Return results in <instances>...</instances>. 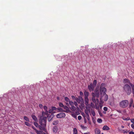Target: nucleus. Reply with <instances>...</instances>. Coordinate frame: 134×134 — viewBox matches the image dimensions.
Instances as JSON below:
<instances>
[{
    "mask_svg": "<svg viewBox=\"0 0 134 134\" xmlns=\"http://www.w3.org/2000/svg\"><path fill=\"white\" fill-rule=\"evenodd\" d=\"M97 121L99 123H101L102 122V120L101 119L98 118L97 119Z\"/></svg>",
    "mask_w": 134,
    "mask_h": 134,
    "instance_id": "obj_30",
    "label": "nucleus"
},
{
    "mask_svg": "<svg viewBox=\"0 0 134 134\" xmlns=\"http://www.w3.org/2000/svg\"><path fill=\"white\" fill-rule=\"evenodd\" d=\"M81 127L82 129H85L86 128V127H85L83 125H81Z\"/></svg>",
    "mask_w": 134,
    "mask_h": 134,
    "instance_id": "obj_49",
    "label": "nucleus"
},
{
    "mask_svg": "<svg viewBox=\"0 0 134 134\" xmlns=\"http://www.w3.org/2000/svg\"><path fill=\"white\" fill-rule=\"evenodd\" d=\"M58 110H59L61 111H63L64 110H63V109L61 108H58Z\"/></svg>",
    "mask_w": 134,
    "mask_h": 134,
    "instance_id": "obj_36",
    "label": "nucleus"
},
{
    "mask_svg": "<svg viewBox=\"0 0 134 134\" xmlns=\"http://www.w3.org/2000/svg\"><path fill=\"white\" fill-rule=\"evenodd\" d=\"M101 134H104L103 133H102Z\"/></svg>",
    "mask_w": 134,
    "mask_h": 134,
    "instance_id": "obj_64",
    "label": "nucleus"
},
{
    "mask_svg": "<svg viewBox=\"0 0 134 134\" xmlns=\"http://www.w3.org/2000/svg\"><path fill=\"white\" fill-rule=\"evenodd\" d=\"M48 112L47 110L46 111L45 113L44 112H42V114L39 116L40 120L39 122L40 125L38 126L39 127L41 130L43 131L46 130L45 127L46 126V120L47 118L46 116L44 117L46 114V115L48 114Z\"/></svg>",
    "mask_w": 134,
    "mask_h": 134,
    "instance_id": "obj_1",
    "label": "nucleus"
},
{
    "mask_svg": "<svg viewBox=\"0 0 134 134\" xmlns=\"http://www.w3.org/2000/svg\"><path fill=\"white\" fill-rule=\"evenodd\" d=\"M72 116L74 117V118L76 119V118H77V116L76 115H75V114H72Z\"/></svg>",
    "mask_w": 134,
    "mask_h": 134,
    "instance_id": "obj_46",
    "label": "nucleus"
},
{
    "mask_svg": "<svg viewBox=\"0 0 134 134\" xmlns=\"http://www.w3.org/2000/svg\"><path fill=\"white\" fill-rule=\"evenodd\" d=\"M106 84L104 83H102L99 88V93L100 95H104L106 94L107 89L105 88Z\"/></svg>",
    "mask_w": 134,
    "mask_h": 134,
    "instance_id": "obj_3",
    "label": "nucleus"
},
{
    "mask_svg": "<svg viewBox=\"0 0 134 134\" xmlns=\"http://www.w3.org/2000/svg\"><path fill=\"white\" fill-rule=\"evenodd\" d=\"M57 99L58 100H59V97H57Z\"/></svg>",
    "mask_w": 134,
    "mask_h": 134,
    "instance_id": "obj_58",
    "label": "nucleus"
},
{
    "mask_svg": "<svg viewBox=\"0 0 134 134\" xmlns=\"http://www.w3.org/2000/svg\"><path fill=\"white\" fill-rule=\"evenodd\" d=\"M44 110H45V111H46L47 110V106H44Z\"/></svg>",
    "mask_w": 134,
    "mask_h": 134,
    "instance_id": "obj_41",
    "label": "nucleus"
},
{
    "mask_svg": "<svg viewBox=\"0 0 134 134\" xmlns=\"http://www.w3.org/2000/svg\"><path fill=\"white\" fill-rule=\"evenodd\" d=\"M59 106L61 107H63L64 106L63 104L61 102L59 103Z\"/></svg>",
    "mask_w": 134,
    "mask_h": 134,
    "instance_id": "obj_33",
    "label": "nucleus"
},
{
    "mask_svg": "<svg viewBox=\"0 0 134 134\" xmlns=\"http://www.w3.org/2000/svg\"><path fill=\"white\" fill-rule=\"evenodd\" d=\"M59 121L57 120H55L53 121V125H56L58 124Z\"/></svg>",
    "mask_w": 134,
    "mask_h": 134,
    "instance_id": "obj_24",
    "label": "nucleus"
},
{
    "mask_svg": "<svg viewBox=\"0 0 134 134\" xmlns=\"http://www.w3.org/2000/svg\"><path fill=\"white\" fill-rule=\"evenodd\" d=\"M34 124L35 125L36 127H37L38 126V124L37 122H34Z\"/></svg>",
    "mask_w": 134,
    "mask_h": 134,
    "instance_id": "obj_37",
    "label": "nucleus"
},
{
    "mask_svg": "<svg viewBox=\"0 0 134 134\" xmlns=\"http://www.w3.org/2000/svg\"><path fill=\"white\" fill-rule=\"evenodd\" d=\"M63 108H64V109L66 110L65 111L64 110V111H63L64 112L68 113L69 111V108L67 106H64L63 107Z\"/></svg>",
    "mask_w": 134,
    "mask_h": 134,
    "instance_id": "obj_15",
    "label": "nucleus"
},
{
    "mask_svg": "<svg viewBox=\"0 0 134 134\" xmlns=\"http://www.w3.org/2000/svg\"><path fill=\"white\" fill-rule=\"evenodd\" d=\"M73 134H77V131L76 128H74L73 130Z\"/></svg>",
    "mask_w": 134,
    "mask_h": 134,
    "instance_id": "obj_21",
    "label": "nucleus"
},
{
    "mask_svg": "<svg viewBox=\"0 0 134 134\" xmlns=\"http://www.w3.org/2000/svg\"><path fill=\"white\" fill-rule=\"evenodd\" d=\"M121 127L122 128H124V126H123V125H122L121 126Z\"/></svg>",
    "mask_w": 134,
    "mask_h": 134,
    "instance_id": "obj_60",
    "label": "nucleus"
},
{
    "mask_svg": "<svg viewBox=\"0 0 134 134\" xmlns=\"http://www.w3.org/2000/svg\"><path fill=\"white\" fill-rule=\"evenodd\" d=\"M39 106L41 108H42L43 107L42 105L41 104H39Z\"/></svg>",
    "mask_w": 134,
    "mask_h": 134,
    "instance_id": "obj_48",
    "label": "nucleus"
},
{
    "mask_svg": "<svg viewBox=\"0 0 134 134\" xmlns=\"http://www.w3.org/2000/svg\"><path fill=\"white\" fill-rule=\"evenodd\" d=\"M84 134H90V133L89 132H87L86 133H84Z\"/></svg>",
    "mask_w": 134,
    "mask_h": 134,
    "instance_id": "obj_56",
    "label": "nucleus"
},
{
    "mask_svg": "<svg viewBox=\"0 0 134 134\" xmlns=\"http://www.w3.org/2000/svg\"><path fill=\"white\" fill-rule=\"evenodd\" d=\"M71 110L72 111H75L76 110V108L73 105L71 106Z\"/></svg>",
    "mask_w": 134,
    "mask_h": 134,
    "instance_id": "obj_22",
    "label": "nucleus"
},
{
    "mask_svg": "<svg viewBox=\"0 0 134 134\" xmlns=\"http://www.w3.org/2000/svg\"><path fill=\"white\" fill-rule=\"evenodd\" d=\"M52 112V110H49V113H51Z\"/></svg>",
    "mask_w": 134,
    "mask_h": 134,
    "instance_id": "obj_57",
    "label": "nucleus"
},
{
    "mask_svg": "<svg viewBox=\"0 0 134 134\" xmlns=\"http://www.w3.org/2000/svg\"><path fill=\"white\" fill-rule=\"evenodd\" d=\"M72 98L73 99H75L76 100V98H75V96H71Z\"/></svg>",
    "mask_w": 134,
    "mask_h": 134,
    "instance_id": "obj_47",
    "label": "nucleus"
},
{
    "mask_svg": "<svg viewBox=\"0 0 134 134\" xmlns=\"http://www.w3.org/2000/svg\"><path fill=\"white\" fill-rule=\"evenodd\" d=\"M82 115L83 116V117L84 118H85V114H84V113H82Z\"/></svg>",
    "mask_w": 134,
    "mask_h": 134,
    "instance_id": "obj_50",
    "label": "nucleus"
},
{
    "mask_svg": "<svg viewBox=\"0 0 134 134\" xmlns=\"http://www.w3.org/2000/svg\"><path fill=\"white\" fill-rule=\"evenodd\" d=\"M93 96L92 98V100L93 102H96V99L95 98V97L97 98H99V96L100 93L98 89V88H96L94 91V93L92 92V93Z\"/></svg>",
    "mask_w": 134,
    "mask_h": 134,
    "instance_id": "obj_2",
    "label": "nucleus"
},
{
    "mask_svg": "<svg viewBox=\"0 0 134 134\" xmlns=\"http://www.w3.org/2000/svg\"><path fill=\"white\" fill-rule=\"evenodd\" d=\"M52 109L53 110H55V109H56V108L55 107H52Z\"/></svg>",
    "mask_w": 134,
    "mask_h": 134,
    "instance_id": "obj_51",
    "label": "nucleus"
},
{
    "mask_svg": "<svg viewBox=\"0 0 134 134\" xmlns=\"http://www.w3.org/2000/svg\"><path fill=\"white\" fill-rule=\"evenodd\" d=\"M31 116L32 118L34 121H37V119L35 115H32Z\"/></svg>",
    "mask_w": 134,
    "mask_h": 134,
    "instance_id": "obj_20",
    "label": "nucleus"
},
{
    "mask_svg": "<svg viewBox=\"0 0 134 134\" xmlns=\"http://www.w3.org/2000/svg\"><path fill=\"white\" fill-rule=\"evenodd\" d=\"M91 113L92 115L93 116H95V113L93 110H91Z\"/></svg>",
    "mask_w": 134,
    "mask_h": 134,
    "instance_id": "obj_26",
    "label": "nucleus"
},
{
    "mask_svg": "<svg viewBox=\"0 0 134 134\" xmlns=\"http://www.w3.org/2000/svg\"><path fill=\"white\" fill-rule=\"evenodd\" d=\"M124 91L128 95H129L131 93V87L128 84H125L123 87Z\"/></svg>",
    "mask_w": 134,
    "mask_h": 134,
    "instance_id": "obj_4",
    "label": "nucleus"
},
{
    "mask_svg": "<svg viewBox=\"0 0 134 134\" xmlns=\"http://www.w3.org/2000/svg\"><path fill=\"white\" fill-rule=\"evenodd\" d=\"M95 87L93 86V83H91L90 85L88 86V88L90 92L92 91H93L94 88Z\"/></svg>",
    "mask_w": 134,
    "mask_h": 134,
    "instance_id": "obj_8",
    "label": "nucleus"
},
{
    "mask_svg": "<svg viewBox=\"0 0 134 134\" xmlns=\"http://www.w3.org/2000/svg\"><path fill=\"white\" fill-rule=\"evenodd\" d=\"M25 124L27 126H30V123L27 122H25Z\"/></svg>",
    "mask_w": 134,
    "mask_h": 134,
    "instance_id": "obj_35",
    "label": "nucleus"
},
{
    "mask_svg": "<svg viewBox=\"0 0 134 134\" xmlns=\"http://www.w3.org/2000/svg\"><path fill=\"white\" fill-rule=\"evenodd\" d=\"M129 103V102L128 100H124L120 102L119 105L120 107L122 108H125L128 106Z\"/></svg>",
    "mask_w": 134,
    "mask_h": 134,
    "instance_id": "obj_5",
    "label": "nucleus"
},
{
    "mask_svg": "<svg viewBox=\"0 0 134 134\" xmlns=\"http://www.w3.org/2000/svg\"><path fill=\"white\" fill-rule=\"evenodd\" d=\"M84 122H85V123H86V122H87V121H86V118H84Z\"/></svg>",
    "mask_w": 134,
    "mask_h": 134,
    "instance_id": "obj_54",
    "label": "nucleus"
},
{
    "mask_svg": "<svg viewBox=\"0 0 134 134\" xmlns=\"http://www.w3.org/2000/svg\"><path fill=\"white\" fill-rule=\"evenodd\" d=\"M66 116L65 114L63 113H61L58 114L56 116L58 118H64Z\"/></svg>",
    "mask_w": 134,
    "mask_h": 134,
    "instance_id": "obj_7",
    "label": "nucleus"
},
{
    "mask_svg": "<svg viewBox=\"0 0 134 134\" xmlns=\"http://www.w3.org/2000/svg\"><path fill=\"white\" fill-rule=\"evenodd\" d=\"M89 92H88L85 91L84 92L85 97H88L89 95Z\"/></svg>",
    "mask_w": 134,
    "mask_h": 134,
    "instance_id": "obj_23",
    "label": "nucleus"
},
{
    "mask_svg": "<svg viewBox=\"0 0 134 134\" xmlns=\"http://www.w3.org/2000/svg\"><path fill=\"white\" fill-rule=\"evenodd\" d=\"M85 104L86 105V106H89V105L88 104V101L89 100L88 98V97H85Z\"/></svg>",
    "mask_w": 134,
    "mask_h": 134,
    "instance_id": "obj_14",
    "label": "nucleus"
},
{
    "mask_svg": "<svg viewBox=\"0 0 134 134\" xmlns=\"http://www.w3.org/2000/svg\"><path fill=\"white\" fill-rule=\"evenodd\" d=\"M94 131L95 134H100V131L98 128L95 129Z\"/></svg>",
    "mask_w": 134,
    "mask_h": 134,
    "instance_id": "obj_17",
    "label": "nucleus"
},
{
    "mask_svg": "<svg viewBox=\"0 0 134 134\" xmlns=\"http://www.w3.org/2000/svg\"><path fill=\"white\" fill-rule=\"evenodd\" d=\"M58 130V127L57 126H54L53 129V131L54 133H56Z\"/></svg>",
    "mask_w": 134,
    "mask_h": 134,
    "instance_id": "obj_13",
    "label": "nucleus"
},
{
    "mask_svg": "<svg viewBox=\"0 0 134 134\" xmlns=\"http://www.w3.org/2000/svg\"><path fill=\"white\" fill-rule=\"evenodd\" d=\"M131 86L132 88V92L133 94V96L134 97V85L132 84Z\"/></svg>",
    "mask_w": 134,
    "mask_h": 134,
    "instance_id": "obj_19",
    "label": "nucleus"
},
{
    "mask_svg": "<svg viewBox=\"0 0 134 134\" xmlns=\"http://www.w3.org/2000/svg\"><path fill=\"white\" fill-rule=\"evenodd\" d=\"M65 100L66 102H69L70 101L69 99L67 97H66L65 98Z\"/></svg>",
    "mask_w": 134,
    "mask_h": 134,
    "instance_id": "obj_28",
    "label": "nucleus"
},
{
    "mask_svg": "<svg viewBox=\"0 0 134 134\" xmlns=\"http://www.w3.org/2000/svg\"><path fill=\"white\" fill-rule=\"evenodd\" d=\"M130 120L132 123H134V119H130Z\"/></svg>",
    "mask_w": 134,
    "mask_h": 134,
    "instance_id": "obj_45",
    "label": "nucleus"
},
{
    "mask_svg": "<svg viewBox=\"0 0 134 134\" xmlns=\"http://www.w3.org/2000/svg\"><path fill=\"white\" fill-rule=\"evenodd\" d=\"M133 99L131 98L130 100V103L129 104V107L131 108L132 106L133 102Z\"/></svg>",
    "mask_w": 134,
    "mask_h": 134,
    "instance_id": "obj_16",
    "label": "nucleus"
},
{
    "mask_svg": "<svg viewBox=\"0 0 134 134\" xmlns=\"http://www.w3.org/2000/svg\"><path fill=\"white\" fill-rule=\"evenodd\" d=\"M86 117L88 120H90V117L89 115H87Z\"/></svg>",
    "mask_w": 134,
    "mask_h": 134,
    "instance_id": "obj_40",
    "label": "nucleus"
},
{
    "mask_svg": "<svg viewBox=\"0 0 134 134\" xmlns=\"http://www.w3.org/2000/svg\"><path fill=\"white\" fill-rule=\"evenodd\" d=\"M117 111L119 113H121V111L120 110H118Z\"/></svg>",
    "mask_w": 134,
    "mask_h": 134,
    "instance_id": "obj_59",
    "label": "nucleus"
},
{
    "mask_svg": "<svg viewBox=\"0 0 134 134\" xmlns=\"http://www.w3.org/2000/svg\"><path fill=\"white\" fill-rule=\"evenodd\" d=\"M99 102V100L97 99H96V102H93L95 103V105L96 108L97 109H98L99 108V107L98 105V103Z\"/></svg>",
    "mask_w": 134,
    "mask_h": 134,
    "instance_id": "obj_12",
    "label": "nucleus"
},
{
    "mask_svg": "<svg viewBox=\"0 0 134 134\" xmlns=\"http://www.w3.org/2000/svg\"><path fill=\"white\" fill-rule=\"evenodd\" d=\"M42 134H46V133L44 132H43Z\"/></svg>",
    "mask_w": 134,
    "mask_h": 134,
    "instance_id": "obj_62",
    "label": "nucleus"
},
{
    "mask_svg": "<svg viewBox=\"0 0 134 134\" xmlns=\"http://www.w3.org/2000/svg\"><path fill=\"white\" fill-rule=\"evenodd\" d=\"M121 132L124 133H127L128 132V131L127 130H122L121 131Z\"/></svg>",
    "mask_w": 134,
    "mask_h": 134,
    "instance_id": "obj_34",
    "label": "nucleus"
},
{
    "mask_svg": "<svg viewBox=\"0 0 134 134\" xmlns=\"http://www.w3.org/2000/svg\"><path fill=\"white\" fill-rule=\"evenodd\" d=\"M80 94L81 95H82L83 94V93L81 91H80Z\"/></svg>",
    "mask_w": 134,
    "mask_h": 134,
    "instance_id": "obj_53",
    "label": "nucleus"
},
{
    "mask_svg": "<svg viewBox=\"0 0 134 134\" xmlns=\"http://www.w3.org/2000/svg\"><path fill=\"white\" fill-rule=\"evenodd\" d=\"M103 109L105 111H107L108 110V108L107 107H104V108Z\"/></svg>",
    "mask_w": 134,
    "mask_h": 134,
    "instance_id": "obj_39",
    "label": "nucleus"
},
{
    "mask_svg": "<svg viewBox=\"0 0 134 134\" xmlns=\"http://www.w3.org/2000/svg\"><path fill=\"white\" fill-rule=\"evenodd\" d=\"M103 130H108L110 129L109 127L107 126H104L103 128Z\"/></svg>",
    "mask_w": 134,
    "mask_h": 134,
    "instance_id": "obj_18",
    "label": "nucleus"
},
{
    "mask_svg": "<svg viewBox=\"0 0 134 134\" xmlns=\"http://www.w3.org/2000/svg\"><path fill=\"white\" fill-rule=\"evenodd\" d=\"M24 120H25L26 121H29V119L26 116H24Z\"/></svg>",
    "mask_w": 134,
    "mask_h": 134,
    "instance_id": "obj_27",
    "label": "nucleus"
},
{
    "mask_svg": "<svg viewBox=\"0 0 134 134\" xmlns=\"http://www.w3.org/2000/svg\"><path fill=\"white\" fill-rule=\"evenodd\" d=\"M122 119L125 120H130V118H127L125 117H122Z\"/></svg>",
    "mask_w": 134,
    "mask_h": 134,
    "instance_id": "obj_29",
    "label": "nucleus"
},
{
    "mask_svg": "<svg viewBox=\"0 0 134 134\" xmlns=\"http://www.w3.org/2000/svg\"><path fill=\"white\" fill-rule=\"evenodd\" d=\"M129 134H134V132H133L131 131L129 132Z\"/></svg>",
    "mask_w": 134,
    "mask_h": 134,
    "instance_id": "obj_52",
    "label": "nucleus"
},
{
    "mask_svg": "<svg viewBox=\"0 0 134 134\" xmlns=\"http://www.w3.org/2000/svg\"><path fill=\"white\" fill-rule=\"evenodd\" d=\"M76 100L78 103H80L81 102H82L83 101V98L80 96H79L78 98H76Z\"/></svg>",
    "mask_w": 134,
    "mask_h": 134,
    "instance_id": "obj_9",
    "label": "nucleus"
},
{
    "mask_svg": "<svg viewBox=\"0 0 134 134\" xmlns=\"http://www.w3.org/2000/svg\"><path fill=\"white\" fill-rule=\"evenodd\" d=\"M97 83V81L96 80H94L93 82V85L94 86H96Z\"/></svg>",
    "mask_w": 134,
    "mask_h": 134,
    "instance_id": "obj_32",
    "label": "nucleus"
},
{
    "mask_svg": "<svg viewBox=\"0 0 134 134\" xmlns=\"http://www.w3.org/2000/svg\"><path fill=\"white\" fill-rule=\"evenodd\" d=\"M91 106L92 108H93V107H94V104L92 103H91Z\"/></svg>",
    "mask_w": 134,
    "mask_h": 134,
    "instance_id": "obj_42",
    "label": "nucleus"
},
{
    "mask_svg": "<svg viewBox=\"0 0 134 134\" xmlns=\"http://www.w3.org/2000/svg\"><path fill=\"white\" fill-rule=\"evenodd\" d=\"M77 103V102L76 101L74 102V104L75 105L76 107H77L78 106V104Z\"/></svg>",
    "mask_w": 134,
    "mask_h": 134,
    "instance_id": "obj_38",
    "label": "nucleus"
},
{
    "mask_svg": "<svg viewBox=\"0 0 134 134\" xmlns=\"http://www.w3.org/2000/svg\"><path fill=\"white\" fill-rule=\"evenodd\" d=\"M82 118V117L81 116H79L78 117V119L79 120H80Z\"/></svg>",
    "mask_w": 134,
    "mask_h": 134,
    "instance_id": "obj_44",
    "label": "nucleus"
},
{
    "mask_svg": "<svg viewBox=\"0 0 134 134\" xmlns=\"http://www.w3.org/2000/svg\"><path fill=\"white\" fill-rule=\"evenodd\" d=\"M70 105L71 106L74 105V103L72 101H70L69 102Z\"/></svg>",
    "mask_w": 134,
    "mask_h": 134,
    "instance_id": "obj_31",
    "label": "nucleus"
},
{
    "mask_svg": "<svg viewBox=\"0 0 134 134\" xmlns=\"http://www.w3.org/2000/svg\"><path fill=\"white\" fill-rule=\"evenodd\" d=\"M131 126L133 129H134V123L131 125Z\"/></svg>",
    "mask_w": 134,
    "mask_h": 134,
    "instance_id": "obj_43",
    "label": "nucleus"
},
{
    "mask_svg": "<svg viewBox=\"0 0 134 134\" xmlns=\"http://www.w3.org/2000/svg\"><path fill=\"white\" fill-rule=\"evenodd\" d=\"M36 132L37 134H42L43 132L42 131H38L37 130H36Z\"/></svg>",
    "mask_w": 134,
    "mask_h": 134,
    "instance_id": "obj_25",
    "label": "nucleus"
},
{
    "mask_svg": "<svg viewBox=\"0 0 134 134\" xmlns=\"http://www.w3.org/2000/svg\"><path fill=\"white\" fill-rule=\"evenodd\" d=\"M100 95V100L101 103L103 104L104 102L106 101L108 99V97L107 94Z\"/></svg>",
    "mask_w": 134,
    "mask_h": 134,
    "instance_id": "obj_6",
    "label": "nucleus"
},
{
    "mask_svg": "<svg viewBox=\"0 0 134 134\" xmlns=\"http://www.w3.org/2000/svg\"><path fill=\"white\" fill-rule=\"evenodd\" d=\"M86 109L85 110V113L86 115H88L89 113H90L91 112L90 108L89 107V106H86Z\"/></svg>",
    "mask_w": 134,
    "mask_h": 134,
    "instance_id": "obj_10",
    "label": "nucleus"
},
{
    "mask_svg": "<svg viewBox=\"0 0 134 134\" xmlns=\"http://www.w3.org/2000/svg\"><path fill=\"white\" fill-rule=\"evenodd\" d=\"M32 128L34 129V130L35 131H36V130H37L36 129L35 127H34V126H32Z\"/></svg>",
    "mask_w": 134,
    "mask_h": 134,
    "instance_id": "obj_55",
    "label": "nucleus"
},
{
    "mask_svg": "<svg viewBox=\"0 0 134 134\" xmlns=\"http://www.w3.org/2000/svg\"><path fill=\"white\" fill-rule=\"evenodd\" d=\"M66 104L68 105H69V103H66Z\"/></svg>",
    "mask_w": 134,
    "mask_h": 134,
    "instance_id": "obj_61",
    "label": "nucleus"
},
{
    "mask_svg": "<svg viewBox=\"0 0 134 134\" xmlns=\"http://www.w3.org/2000/svg\"><path fill=\"white\" fill-rule=\"evenodd\" d=\"M123 83L125 84H128L130 86L132 84L130 82L129 80L128 79H125L124 80Z\"/></svg>",
    "mask_w": 134,
    "mask_h": 134,
    "instance_id": "obj_11",
    "label": "nucleus"
},
{
    "mask_svg": "<svg viewBox=\"0 0 134 134\" xmlns=\"http://www.w3.org/2000/svg\"><path fill=\"white\" fill-rule=\"evenodd\" d=\"M104 113L105 114L106 113V112H104Z\"/></svg>",
    "mask_w": 134,
    "mask_h": 134,
    "instance_id": "obj_63",
    "label": "nucleus"
}]
</instances>
